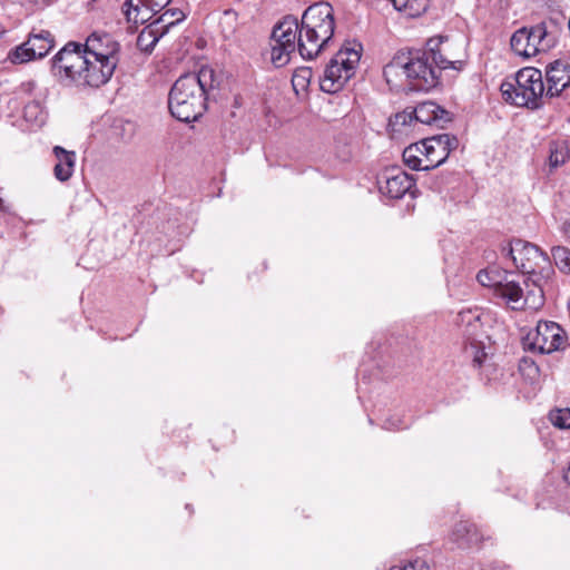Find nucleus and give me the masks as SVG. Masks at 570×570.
<instances>
[{
    "label": "nucleus",
    "mask_w": 570,
    "mask_h": 570,
    "mask_svg": "<svg viewBox=\"0 0 570 570\" xmlns=\"http://www.w3.org/2000/svg\"><path fill=\"white\" fill-rule=\"evenodd\" d=\"M81 43H66L51 60V73L63 87L99 88L111 79L116 66L83 55Z\"/></svg>",
    "instance_id": "f257e3e1"
},
{
    "label": "nucleus",
    "mask_w": 570,
    "mask_h": 570,
    "mask_svg": "<svg viewBox=\"0 0 570 570\" xmlns=\"http://www.w3.org/2000/svg\"><path fill=\"white\" fill-rule=\"evenodd\" d=\"M446 37H433L426 41L423 51L405 52V80L411 90L428 91L439 85L442 70L463 69L461 56L450 51Z\"/></svg>",
    "instance_id": "f03ea898"
},
{
    "label": "nucleus",
    "mask_w": 570,
    "mask_h": 570,
    "mask_svg": "<svg viewBox=\"0 0 570 570\" xmlns=\"http://www.w3.org/2000/svg\"><path fill=\"white\" fill-rule=\"evenodd\" d=\"M217 86L215 71L209 67H203L198 73L179 77L169 92L171 115L184 122L197 120L206 109V96Z\"/></svg>",
    "instance_id": "7ed1b4c3"
},
{
    "label": "nucleus",
    "mask_w": 570,
    "mask_h": 570,
    "mask_svg": "<svg viewBox=\"0 0 570 570\" xmlns=\"http://www.w3.org/2000/svg\"><path fill=\"white\" fill-rule=\"evenodd\" d=\"M508 255L514 266L527 276L524 279L544 291V286L553 274L548 255L537 245L514 239L509 244Z\"/></svg>",
    "instance_id": "20e7f679"
},
{
    "label": "nucleus",
    "mask_w": 570,
    "mask_h": 570,
    "mask_svg": "<svg viewBox=\"0 0 570 570\" xmlns=\"http://www.w3.org/2000/svg\"><path fill=\"white\" fill-rule=\"evenodd\" d=\"M503 99L517 107L537 109L546 94L542 72L533 67L520 69L513 79L502 82Z\"/></svg>",
    "instance_id": "39448f33"
},
{
    "label": "nucleus",
    "mask_w": 570,
    "mask_h": 570,
    "mask_svg": "<svg viewBox=\"0 0 570 570\" xmlns=\"http://www.w3.org/2000/svg\"><path fill=\"white\" fill-rule=\"evenodd\" d=\"M361 45H346L342 47L327 63L320 87L324 92H338L354 76L361 60Z\"/></svg>",
    "instance_id": "423d86ee"
},
{
    "label": "nucleus",
    "mask_w": 570,
    "mask_h": 570,
    "mask_svg": "<svg viewBox=\"0 0 570 570\" xmlns=\"http://www.w3.org/2000/svg\"><path fill=\"white\" fill-rule=\"evenodd\" d=\"M557 45L556 32L547 22H539L530 27L515 30L510 38L511 50L518 57L530 59L547 53Z\"/></svg>",
    "instance_id": "0eeeda50"
},
{
    "label": "nucleus",
    "mask_w": 570,
    "mask_h": 570,
    "mask_svg": "<svg viewBox=\"0 0 570 570\" xmlns=\"http://www.w3.org/2000/svg\"><path fill=\"white\" fill-rule=\"evenodd\" d=\"M527 292L521 287L520 283L505 277L494 286V295L501 298L507 306L513 311L532 309L537 311L544 303V291L528 281L523 279Z\"/></svg>",
    "instance_id": "6e6552de"
},
{
    "label": "nucleus",
    "mask_w": 570,
    "mask_h": 570,
    "mask_svg": "<svg viewBox=\"0 0 570 570\" xmlns=\"http://www.w3.org/2000/svg\"><path fill=\"white\" fill-rule=\"evenodd\" d=\"M298 21L294 17H285L272 32L271 61L277 68L287 65L292 55L298 51Z\"/></svg>",
    "instance_id": "1a4fd4ad"
},
{
    "label": "nucleus",
    "mask_w": 570,
    "mask_h": 570,
    "mask_svg": "<svg viewBox=\"0 0 570 570\" xmlns=\"http://www.w3.org/2000/svg\"><path fill=\"white\" fill-rule=\"evenodd\" d=\"M523 348L533 353L550 354L566 346L567 336L556 322L540 321L523 337Z\"/></svg>",
    "instance_id": "9d476101"
},
{
    "label": "nucleus",
    "mask_w": 570,
    "mask_h": 570,
    "mask_svg": "<svg viewBox=\"0 0 570 570\" xmlns=\"http://www.w3.org/2000/svg\"><path fill=\"white\" fill-rule=\"evenodd\" d=\"M83 55L95 57V60H109L110 65L118 66L120 61V43L114 37L104 31H94L90 33L85 43H81Z\"/></svg>",
    "instance_id": "9b49d317"
},
{
    "label": "nucleus",
    "mask_w": 570,
    "mask_h": 570,
    "mask_svg": "<svg viewBox=\"0 0 570 570\" xmlns=\"http://www.w3.org/2000/svg\"><path fill=\"white\" fill-rule=\"evenodd\" d=\"M301 27L312 33L318 32L321 37L331 38L334 35V10L327 2H318L309 6L303 13Z\"/></svg>",
    "instance_id": "f8f14e48"
},
{
    "label": "nucleus",
    "mask_w": 570,
    "mask_h": 570,
    "mask_svg": "<svg viewBox=\"0 0 570 570\" xmlns=\"http://www.w3.org/2000/svg\"><path fill=\"white\" fill-rule=\"evenodd\" d=\"M458 139L449 134H442L425 138L422 140L424 159L429 165V170L442 165L450 153L458 147Z\"/></svg>",
    "instance_id": "ddd939ff"
},
{
    "label": "nucleus",
    "mask_w": 570,
    "mask_h": 570,
    "mask_svg": "<svg viewBox=\"0 0 570 570\" xmlns=\"http://www.w3.org/2000/svg\"><path fill=\"white\" fill-rule=\"evenodd\" d=\"M170 0H126L122 13L131 27L148 22L157 12L163 10Z\"/></svg>",
    "instance_id": "4468645a"
},
{
    "label": "nucleus",
    "mask_w": 570,
    "mask_h": 570,
    "mask_svg": "<svg viewBox=\"0 0 570 570\" xmlns=\"http://www.w3.org/2000/svg\"><path fill=\"white\" fill-rule=\"evenodd\" d=\"M379 184L380 191L393 199H400L406 194L413 195L415 186L414 178L399 168L386 170Z\"/></svg>",
    "instance_id": "2eb2a0df"
},
{
    "label": "nucleus",
    "mask_w": 570,
    "mask_h": 570,
    "mask_svg": "<svg viewBox=\"0 0 570 570\" xmlns=\"http://www.w3.org/2000/svg\"><path fill=\"white\" fill-rule=\"evenodd\" d=\"M546 95L558 97L570 86V65L556 60L546 67Z\"/></svg>",
    "instance_id": "dca6fc26"
},
{
    "label": "nucleus",
    "mask_w": 570,
    "mask_h": 570,
    "mask_svg": "<svg viewBox=\"0 0 570 570\" xmlns=\"http://www.w3.org/2000/svg\"><path fill=\"white\" fill-rule=\"evenodd\" d=\"M412 115H414L417 121L439 128H443L452 120L451 112L434 101H424L419 104L407 116L411 118Z\"/></svg>",
    "instance_id": "f3484780"
},
{
    "label": "nucleus",
    "mask_w": 570,
    "mask_h": 570,
    "mask_svg": "<svg viewBox=\"0 0 570 570\" xmlns=\"http://www.w3.org/2000/svg\"><path fill=\"white\" fill-rule=\"evenodd\" d=\"M298 53L303 59L315 58L330 42L331 38L321 37V33H312L298 24Z\"/></svg>",
    "instance_id": "a211bd4d"
},
{
    "label": "nucleus",
    "mask_w": 570,
    "mask_h": 570,
    "mask_svg": "<svg viewBox=\"0 0 570 570\" xmlns=\"http://www.w3.org/2000/svg\"><path fill=\"white\" fill-rule=\"evenodd\" d=\"M57 164L53 168L55 177L60 181H67L73 174L76 165L75 151H68L60 146L53 148Z\"/></svg>",
    "instance_id": "6ab92c4d"
},
{
    "label": "nucleus",
    "mask_w": 570,
    "mask_h": 570,
    "mask_svg": "<svg viewBox=\"0 0 570 570\" xmlns=\"http://www.w3.org/2000/svg\"><path fill=\"white\" fill-rule=\"evenodd\" d=\"M452 539L461 548H471L479 544L482 537L475 524L460 521L452 531Z\"/></svg>",
    "instance_id": "aec40b11"
},
{
    "label": "nucleus",
    "mask_w": 570,
    "mask_h": 570,
    "mask_svg": "<svg viewBox=\"0 0 570 570\" xmlns=\"http://www.w3.org/2000/svg\"><path fill=\"white\" fill-rule=\"evenodd\" d=\"M405 52L396 53L384 67L383 75L386 82L393 87H402L405 80Z\"/></svg>",
    "instance_id": "412c9836"
},
{
    "label": "nucleus",
    "mask_w": 570,
    "mask_h": 570,
    "mask_svg": "<svg viewBox=\"0 0 570 570\" xmlns=\"http://www.w3.org/2000/svg\"><path fill=\"white\" fill-rule=\"evenodd\" d=\"M166 33L163 29L160 21H153L145 27L137 38V47L144 52H151L159 39Z\"/></svg>",
    "instance_id": "4be33fe9"
},
{
    "label": "nucleus",
    "mask_w": 570,
    "mask_h": 570,
    "mask_svg": "<svg viewBox=\"0 0 570 570\" xmlns=\"http://www.w3.org/2000/svg\"><path fill=\"white\" fill-rule=\"evenodd\" d=\"M570 157L569 146L566 139H552L548 142V165L550 170L564 165Z\"/></svg>",
    "instance_id": "5701e85b"
},
{
    "label": "nucleus",
    "mask_w": 570,
    "mask_h": 570,
    "mask_svg": "<svg viewBox=\"0 0 570 570\" xmlns=\"http://www.w3.org/2000/svg\"><path fill=\"white\" fill-rule=\"evenodd\" d=\"M27 45L33 48L36 59L46 57L55 47L53 36L47 30L32 32L27 39Z\"/></svg>",
    "instance_id": "b1692460"
},
{
    "label": "nucleus",
    "mask_w": 570,
    "mask_h": 570,
    "mask_svg": "<svg viewBox=\"0 0 570 570\" xmlns=\"http://www.w3.org/2000/svg\"><path fill=\"white\" fill-rule=\"evenodd\" d=\"M422 140L407 146L402 154L404 164L413 170H429V165L423 161L424 151Z\"/></svg>",
    "instance_id": "393cba45"
},
{
    "label": "nucleus",
    "mask_w": 570,
    "mask_h": 570,
    "mask_svg": "<svg viewBox=\"0 0 570 570\" xmlns=\"http://www.w3.org/2000/svg\"><path fill=\"white\" fill-rule=\"evenodd\" d=\"M393 8L407 17L415 18L424 13L430 0H389Z\"/></svg>",
    "instance_id": "a878e982"
},
{
    "label": "nucleus",
    "mask_w": 570,
    "mask_h": 570,
    "mask_svg": "<svg viewBox=\"0 0 570 570\" xmlns=\"http://www.w3.org/2000/svg\"><path fill=\"white\" fill-rule=\"evenodd\" d=\"M7 60L13 65H22L36 60L35 50L27 45V40L19 46L12 48L8 55Z\"/></svg>",
    "instance_id": "bb28decb"
},
{
    "label": "nucleus",
    "mask_w": 570,
    "mask_h": 570,
    "mask_svg": "<svg viewBox=\"0 0 570 570\" xmlns=\"http://www.w3.org/2000/svg\"><path fill=\"white\" fill-rule=\"evenodd\" d=\"M312 78V69L311 68H299L297 69L292 77V85L296 94L299 91H305L308 87V83Z\"/></svg>",
    "instance_id": "cd10ccee"
},
{
    "label": "nucleus",
    "mask_w": 570,
    "mask_h": 570,
    "mask_svg": "<svg viewBox=\"0 0 570 570\" xmlns=\"http://www.w3.org/2000/svg\"><path fill=\"white\" fill-rule=\"evenodd\" d=\"M552 257L557 267L566 273H570V249L564 246L552 248Z\"/></svg>",
    "instance_id": "c85d7f7f"
},
{
    "label": "nucleus",
    "mask_w": 570,
    "mask_h": 570,
    "mask_svg": "<svg viewBox=\"0 0 570 570\" xmlns=\"http://www.w3.org/2000/svg\"><path fill=\"white\" fill-rule=\"evenodd\" d=\"M465 352L472 357L473 363L476 366H481L488 356L484 344L476 341L470 342L465 347Z\"/></svg>",
    "instance_id": "c756f323"
},
{
    "label": "nucleus",
    "mask_w": 570,
    "mask_h": 570,
    "mask_svg": "<svg viewBox=\"0 0 570 570\" xmlns=\"http://www.w3.org/2000/svg\"><path fill=\"white\" fill-rule=\"evenodd\" d=\"M23 115L27 121L38 126L45 121V112L38 102H30L24 107Z\"/></svg>",
    "instance_id": "7c9ffc66"
},
{
    "label": "nucleus",
    "mask_w": 570,
    "mask_h": 570,
    "mask_svg": "<svg viewBox=\"0 0 570 570\" xmlns=\"http://www.w3.org/2000/svg\"><path fill=\"white\" fill-rule=\"evenodd\" d=\"M184 18L185 14L179 10H166L156 21H160V26L163 29H166L167 32L170 27L183 21Z\"/></svg>",
    "instance_id": "2f4dec72"
},
{
    "label": "nucleus",
    "mask_w": 570,
    "mask_h": 570,
    "mask_svg": "<svg viewBox=\"0 0 570 570\" xmlns=\"http://www.w3.org/2000/svg\"><path fill=\"white\" fill-rule=\"evenodd\" d=\"M553 425L560 429H570V409H559L550 414Z\"/></svg>",
    "instance_id": "473e14b6"
},
{
    "label": "nucleus",
    "mask_w": 570,
    "mask_h": 570,
    "mask_svg": "<svg viewBox=\"0 0 570 570\" xmlns=\"http://www.w3.org/2000/svg\"><path fill=\"white\" fill-rule=\"evenodd\" d=\"M476 279L482 286L492 287L493 289L495 284L500 282L488 271H480L476 275Z\"/></svg>",
    "instance_id": "72a5a7b5"
},
{
    "label": "nucleus",
    "mask_w": 570,
    "mask_h": 570,
    "mask_svg": "<svg viewBox=\"0 0 570 570\" xmlns=\"http://www.w3.org/2000/svg\"><path fill=\"white\" fill-rule=\"evenodd\" d=\"M389 570H430V568L422 560H415L404 566H393Z\"/></svg>",
    "instance_id": "f704fd0d"
},
{
    "label": "nucleus",
    "mask_w": 570,
    "mask_h": 570,
    "mask_svg": "<svg viewBox=\"0 0 570 570\" xmlns=\"http://www.w3.org/2000/svg\"><path fill=\"white\" fill-rule=\"evenodd\" d=\"M525 368L529 370V375H531L532 377H534L539 372L538 366L533 362L528 361V360H523L520 365V370H525Z\"/></svg>",
    "instance_id": "c9c22d12"
},
{
    "label": "nucleus",
    "mask_w": 570,
    "mask_h": 570,
    "mask_svg": "<svg viewBox=\"0 0 570 570\" xmlns=\"http://www.w3.org/2000/svg\"><path fill=\"white\" fill-rule=\"evenodd\" d=\"M563 478H564V480L570 484V465H569V466H568V469L564 471Z\"/></svg>",
    "instance_id": "e433bc0d"
},
{
    "label": "nucleus",
    "mask_w": 570,
    "mask_h": 570,
    "mask_svg": "<svg viewBox=\"0 0 570 570\" xmlns=\"http://www.w3.org/2000/svg\"><path fill=\"white\" fill-rule=\"evenodd\" d=\"M33 3L36 4H46L48 3L50 0H31Z\"/></svg>",
    "instance_id": "4c0bfd02"
},
{
    "label": "nucleus",
    "mask_w": 570,
    "mask_h": 570,
    "mask_svg": "<svg viewBox=\"0 0 570 570\" xmlns=\"http://www.w3.org/2000/svg\"><path fill=\"white\" fill-rule=\"evenodd\" d=\"M401 117L403 118V122H406V117L407 116L406 115L396 116L397 119L401 118Z\"/></svg>",
    "instance_id": "58836bf2"
}]
</instances>
